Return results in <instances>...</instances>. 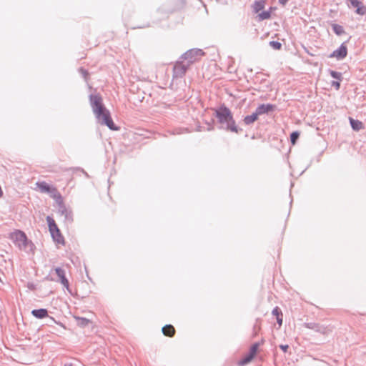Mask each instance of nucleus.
Listing matches in <instances>:
<instances>
[{
  "label": "nucleus",
  "instance_id": "f257e3e1",
  "mask_svg": "<svg viewBox=\"0 0 366 366\" xmlns=\"http://www.w3.org/2000/svg\"><path fill=\"white\" fill-rule=\"evenodd\" d=\"M89 100L92 111L98 122L102 125H105L113 131H117L119 128L114 123L110 112L104 107L102 102V98L99 94H91Z\"/></svg>",
  "mask_w": 366,
  "mask_h": 366
},
{
  "label": "nucleus",
  "instance_id": "f03ea898",
  "mask_svg": "<svg viewBox=\"0 0 366 366\" xmlns=\"http://www.w3.org/2000/svg\"><path fill=\"white\" fill-rule=\"evenodd\" d=\"M215 117L222 124V127L227 131L238 133L240 130L236 125L231 111L225 105H221L215 109Z\"/></svg>",
  "mask_w": 366,
  "mask_h": 366
},
{
  "label": "nucleus",
  "instance_id": "7ed1b4c3",
  "mask_svg": "<svg viewBox=\"0 0 366 366\" xmlns=\"http://www.w3.org/2000/svg\"><path fill=\"white\" fill-rule=\"evenodd\" d=\"M56 201L58 205V212L64 217V222L66 224H71L73 222L72 211L64 204L62 197L60 194H58Z\"/></svg>",
  "mask_w": 366,
  "mask_h": 366
},
{
  "label": "nucleus",
  "instance_id": "20e7f679",
  "mask_svg": "<svg viewBox=\"0 0 366 366\" xmlns=\"http://www.w3.org/2000/svg\"><path fill=\"white\" fill-rule=\"evenodd\" d=\"M204 52L200 49H192L184 53L180 59H182L185 63L190 66L193 63L198 61L199 59L204 56Z\"/></svg>",
  "mask_w": 366,
  "mask_h": 366
},
{
  "label": "nucleus",
  "instance_id": "39448f33",
  "mask_svg": "<svg viewBox=\"0 0 366 366\" xmlns=\"http://www.w3.org/2000/svg\"><path fill=\"white\" fill-rule=\"evenodd\" d=\"M11 239L20 249H26L28 244H31V242H29L26 234L21 230L12 232L11 234Z\"/></svg>",
  "mask_w": 366,
  "mask_h": 366
},
{
  "label": "nucleus",
  "instance_id": "423d86ee",
  "mask_svg": "<svg viewBox=\"0 0 366 366\" xmlns=\"http://www.w3.org/2000/svg\"><path fill=\"white\" fill-rule=\"evenodd\" d=\"M189 68V64L185 63L182 59H179V60L176 62L173 67V78H182L185 75Z\"/></svg>",
  "mask_w": 366,
  "mask_h": 366
},
{
  "label": "nucleus",
  "instance_id": "0eeeda50",
  "mask_svg": "<svg viewBox=\"0 0 366 366\" xmlns=\"http://www.w3.org/2000/svg\"><path fill=\"white\" fill-rule=\"evenodd\" d=\"M305 327L312 330L317 332L322 335H327L331 332V330L327 326H324L316 322H307L305 324Z\"/></svg>",
  "mask_w": 366,
  "mask_h": 366
},
{
  "label": "nucleus",
  "instance_id": "6e6552de",
  "mask_svg": "<svg viewBox=\"0 0 366 366\" xmlns=\"http://www.w3.org/2000/svg\"><path fill=\"white\" fill-rule=\"evenodd\" d=\"M54 270L57 277H59V279L56 281L60 282L64 286V288H66L69 292H71L69 290V280L66 277L65 270L59 267H56Z\"/></svg>",
  "mask_w": 366,
  "mask_h": 366
},
{
  "label": "nucleus",
  "instance_id": "1a4fd4ad",
  "mask_svg": "<svg viewBox=\"0 0 366 366\" xmlns=\"http://www.w3.org/2000/svg\"><path fill=\"white\" fill-rule=\"evenodd\" d=\"M347 54V48L345 43H342L338 49L335 50L329 56L336 58L337 60H342Z\"/></svg>",
  "mask_w": 366,
  "mask_h": 366
},
{
  "label": "nucleus",
  "instance_id": "9d476101",
  "mask_svg": "<svg viewBox=\"0 0 366 366\" xmlns=\"http://www.w3.org/2000/svg\"><path fill=\"white\" fill-rule=\"evenodd\" d=\"M350 4L349 7L355 8V13L357 14L363 16L366 14V6H364L363 3L359 0H348Z\"/></svg>",
  "mask_w": 366,
  "mask_h": 366
},
{
  "label": "nucleus",
  "instance_id": "9b49d317",
  "mask_svg": "<svg viewBox=\"0 0 366 366\" xmlns=\"http://www.w3.org/2000/svg\"><path fill=\"white\" fill-rule=\"evenodd\" d=\"M276 108V106L272 104H262L259 105L255 112H257L258 116L268 114L271 112H273Z\"/></svg>",
  "mask_w": 366,
  "mask_h": 366
},
{
  "label": "nucleus",
  "instance_id": "f8f14e48",
  "mask_svg": "<svg viewBox=\"0 0 366 366\" xmlns=\"http://www.w3.org/2000/svg\"><path fill=\"white\" fill-rule=\"evenodd\" d=\"M31 315L37 319H43L48 317V311L44 308L33 310Z\"/></svg>",
  "mask_w": 366,
  "mask_h": 366
},
{
  "label": "nucleus",
  "instance_id": "ddd939ff",
  "mask_svg": "<svg viewBox=\"0 0 366 366\" xmlns=\"http://www.w3.org/2000/svg\"><path fill=\"white\" fill-rule=\"evenodd\" d=\"M264 0L255 1L252 5V11L255 14L259 13L261 10H262L264 8Z\"/></svg>",
  "mask_w": 366,
  "mask_h": 366
},
{
  "label": "nucleus",
  "instance_id": "4468645a",
  "mask_svg": "<svg viewBox=\"0 0 366 366\" xmlns=\"http://www.w3.org/2000/svg\"><path fill=\"white\" fill-rule=\"evenodd\" d=\"M162 333L165 336L173 337L175 334L174 327L172 325H167L162 329Z\"/></svg>",
  "mask_w": 366,
  "mask_h": 366
},
{
  "label": "nucleus",
  "instance_id": "2eb2a0df",
  "mask_svg": "<svg viewBox=\"0 0 366 366\" xmlns=\"http://www.w3.org/2000/svg\"><path fill=\"white\" fill-rule=\"evenodd\" d=\"M46 222L49 226L50 233H53L56 232V230H59L56 224L55 223V221L50 216L46 217Z\"/></svg>",
  "mask_w": 366,
  "mask_h": 366
},
{
  "label": "nucleus",
  "instance_id": "dca6fc26",
  "mask_svg": "<svg viewBox=\"0 0 366 366\" xmlns=\"http://www.w3.org/2000/svg\"><path fill=\"white\" fill-rule=\"evenodd\" d=\"M272 314L276 317L277 322L280 326L282 324V312L278 307H275L272 312Z\"/></svg>",
  "mask_w": 366,
  "mask_h": 366
},
{
  "label": "nucleus",
  "instance_id": "f3484780",
  "mask_svg": "<svg viewBox=\"0 0 366 366\" xmlns=\"http://www.w3.org/2000/svg\"><path fill=\"white\" fill-rule=\"evenodd\" d=\"M272 10V8L270 7L268 11H263L261 13H259L257 16V19L259 21H262L266 19H269L271 17V11Z\"/></svg>",
  "mask_w": 366,
  "mask_h": 366
},
{
  "label": "nucleus",
  "instance_id": "a211bd4d",
  "mask_svg": "<svg viewBox=\"0 0 366 366\" xmlns=\"http://www.w3.org/2000/svg\"><path fill=\"white\" fill-rule=\"evenodd\" d=\"M258 117L259 116L257 115V112H254L251 115H247V116L244 117V118L243 119L244 123L246 125H250L257 119Z\"/></svg>",
  "mask_w": 366,
  "mask_h": 366
},
{
  "label": "nucleus",
  "instance_id": "6ab92c4d",
  "mask_svg": "<svg viewBox=\"0 0 366 366\" xmlns=\"http://www.w3.org/2000/svg\"><path fill=\"white\" fill-rule=\"evenodd\" d=\"M51 235L56 242L59 244H64V239L63 236L61 235L60 230H56V232L51 233Z\"/></svg>",
  "mask_w": 366,
  "mask_h": 366
},
{
  "label": "nucleus",
  "instance_id": "aec40b11",
  "mask_svg": "<svg viewBox=\"0 0 366 366\" xmlns=\"http://www.w3.org/2000/svg\"><path fill=\"white\" fill-rule=\"evenodd\" d=\"M350 122L352 128L355 131H359L363 127V124L358 120H355L352 118H350Z\"/></svg>",
  "mask_w": 366,
  "mask_h": 366
},
{
  "label": "nucleus",
  "instance_id": "412c9836",
  "mask_svg": "<svg viewBox=\"0 0 366 366\" xmlns=\"http://www.w3.org/2000/svg\"><path fill=\"white\" fill-rule=\"evenodd\" d=\"M332 28L333 31L338 36H340L343 34H345V29L342 26L337 24H333L332 25Z\"/></svg>",
  "mask_w": 366,
  "mask_h": 366
},
{
  "label": "nucleus",
  "instance_id": "4be33fe9",
  "mask_svg": "<svg viewBox=\"0 0 366 366\" xmlns=\"http://www.w3.org/2000/svg\"><path fill=\"white\" fill-rule=\"evenodd\" d=\"M75 319L76 320L77 325L81 327H86L90 322L89 320L85 317H76Z\"/></svg>",
  "mask_w": 366,
  "mask_h": 366
},
{
  "label": "nucleus",
  "instance_id": "5701e85b",
  "mask_svg": "<svg viewBox=\"0 0 366 366\" xmlns=\"http://www.w3.org/2000/svg\"><path fill=\"white\" fill-rule=\"evenodd\" d=\"M253 358L254 357L248 353L242 360H239L238 365L239 366H244L250 362Z\"/></svg>",
  "mask_w": 366,
  "mask_h": 366
},
{
  "label": "nucleus",
  "instance_id": "b1692460",
  "mask_svg": "<svg viewBox=\"0 0 366 366\" xmlns=\"http://www.w3.org/2000/svg\"><path fill=\"white\" fill-rule=\"evenodd\" d=\"M37 185L41 192H49L51 190V187L45 182L37 183Z\"/></svg>",
  "mask_w": 366,
  "mask_h": 366
},
{
  "label": "nucleus",
  "instance_id": "393cba45",
  "mask_svg": "<svg viewBox=\"0 0 366 366\" xmlns=\"http://www.w3.org/2000/svg\"><path fill=\"white\" fill-rule=\"evenodd\" d=\"M259 346V344L258 342H255L254 344H253L250 347L249 354L254 357V356L257 352Z\"/></svg>",
  "mask_w": 366,
  "mask_h": 366
},
{
  "label": "nucleus",
  "instance_id": "a878e982",
  "mask_svg": "<svg viewBox=\"0 0 366 366\" xmlns=\"http://www.w3.org/2000/svg\"><path fill=\"white\" fill-rule=\"evenodd\" d=\"M300 137V132L297 131L293 132L290 134V141L291 143L294 145L295 144L296 142L297 141L298 138Z\"/></svg>",
  "mask_w": 366,
  "mask_h": 366
},
{
  "label": "nucleus",
  "instance_id": "bb28decb",
  "mask_svg": "<svg viewBox=\"0 0 366 366\" xmlns=\"http://www.w3.org/2000/svg\"><path fill=\"white\" fill-rule=\"evenodd\" d=\"M330 76L332 78L336 79H337L339 81H341L342 79V74L340 72H338V71H333V70H330Z\"/></svg>",
  "mask_w": 366,
  "mask_h": 366
},
{
  "label": "nucleus",
  "instance_id": "cd10ccee",
  "mask_svg": "<svg viewBox=\"0 0 366 366\" xmlns=\"http://www.w3.org/2000/svg\"><path fill=\"white\" fill-rule=\"evenodd\" d=\"M269 44L275 50H280L282 48V44L277 41H271Z\"/></svg>",
  "mask_w": 366,
  "mask_h": 366
},
{
  "label": "nucleus",
  "instance_id": "c85d7f7f",
  "mask_svg": "<svg viewBox=\"0 0 366 366\" xmlns=\"http://www.w3.org/2000/svg\"><path fill=\"white\" fill-rule=\"evenodd\" d=\"M79 73L83 76V77L86 79L87 76H89V72L85 69L81 67L79 69Z\"/></svg>",
  "mask_w": 366,
  "mask_h": 366
},
{
  "label": "nucleus",
  "instance_id": "c756f323",
  "mask_svg": "<svg viewBox=\"0 0 366 366\" xmlns=\"http://www.w3.org/2000/svg\"><path fill=\"white\" fill-rule=\"evenodd\" d=\"M332 86H335V88L338 90L340 87V83L339 81H332Z\"/></svg>",
  "mask_w": 366,
  "mask_h": 366
},
{
  "label": "nucleus",
  "instance_id": "7c9ffc66",
  "mask_svg": "<svg viewBox=\"0 0 366 366\" xmlns=\"http://www.w3.org/2000/svg\"><path fill=\"white\" fill-rule=\"evenodd\" d=\"M280 349L284 352H287V350L289 348V346L287 345H280Z\"/></svg>",
  "mask_w": 366,
  "mask_h": 366
},
{
  "label": "nucleus",
  "instance_id": "2f4dec72",
  "mask_svg": "<svg viewBox=\"0 0 366 366\" xmlns=\"http://www.w3.org/2000/svg\"><path fill=\"white\" fill-rule=\"evenodd\" d=\"M288 1L289 0H279V2L282 5H285Z\"/></svg>",
  "mask_w": 366,
  "mask_h": 366
},
{
  "label": "nucleus",
  "instance_id": "473e14b6",
  "mask_svg": "<svg viewBox=\"0 0 366 366\" xmlns=\"http://www.w3.org/2000/svg\"><path fill=\"white\" fill-rule=\"evenodd\" d=\"M64 366H73L71 363L70 364H65Z\"/></svg>",
  "mask_w": 366,
  "mask_h": 366
}]
</instances>
